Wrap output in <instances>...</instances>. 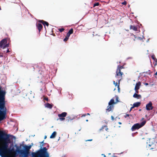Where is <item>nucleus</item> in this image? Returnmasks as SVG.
Returning a JSON list of instances; mask_svg holds the SVG:
<instances>
[{
  "label": "nucleus",
  "mask_w": 157,
  "mask_h": 157,
  "mask_svg": "<svg viewBox=\"0 0 157 157\" xmlns=\"http://www.w3.org/2000/svg\"><path fill=\"white\" fill-rule=\"evenodd\" d=\"M0 88V122L4 119L6 118V108L5 106V92L1 90ZM3 133L5 134L4 137L8 135L0 129V133ZM2 139H0V141Z\"/></svg>",
  "instance_id": "1"
},
{
  "label": "nucleus",
  "mask_w": 157,
  "mask_h": 157,
  "mask_svg": "<svg viewBox=\"0 0 157 157\" xmlns=\"http://www.w3.org/2000/svg\"><path fill=\"white\" fill-rule=\"evenodd\" d=\"M124 68V67L123 66L118 65L116 72V75L115 76L116 78L118 79L117 80L118 81L119 84L117 85V82H115L114 81L113 82V83L115 85V86H117L118 90L120 89L119 85L120 81L122 79V75H123V73L121 71V70Z\"/></svg>",
  "instance_id": "2"
},
{
  "label": "nucleus",
  "mask_w": 157,
  "mask_h": 157,
  "mask_svg": "<svg viewBox=\"0 0 157 157\" xmlns=\"http://www.w3.org/2000/svg\"><path fill=\"white\" fill-rule=\"evenodd\" d=\"M37 157H50L49 154L46 147L41 148L36 152H34Z\"/></svg>",
  "instance_id": "3"
},
{
  "label": "nucleus",
  "mask_w": 157,
  "mask_h": 157,
  "mask_svg": "<svg viewBox=\"0 0 157 157\" xmlns=\"http://www.w3.org/2000/svg\"><path fill=\"white\" fill-rule=\"evenodd\" d=\"M116 103V102L114 101V99H112L109 101L108 103L109 105L107 106V109H106V113L109 112L111 110H112L114 108L113 104Z\"/></svg>",
  "instance_id": "4"
},
{
  "label": "nucleus",
  "mask_w": 157,
  "mask_h": 157,
  "mask_svg": "<svg viewBox=\"0 0 157 157\" xmlns=\"http://www.w3.org/2000/svg\"><path fill=\"white\" fill-rule=\"evenodd\" d=\"M146 121H144L141 123H136L134 124L132 127L131 130L132 131H134L136 129H138L144 126L146 124Z\"/></svg>",
  "instance_id": "5"
},
{
  "label": "nucleus",
  "mask_w": 157,
  "mask_h": 157,
  "mask_svg": "<svg viewBox=\"0 0 157 157\" xmlns=\"http://www.w3.org/2000/svg\"><path fill=\"white\" fill-rule=\"evenodd\" d=\"M109 129L107 127V126L104 125L99 130L100 132L104 135L106 136V137H107L108 133L109 132Z\"/></svg>",
  "instance_id": "6"
},
{
  "label": "nucleus",
  "mask_w": 157,
  "mask_h": 157,
  "mask_svg": "<svg viewBox=\"0 0 157 157\" xmlns=\"http://www.w3.org/2000/svg\"><path fill=\"white\" fill-rule=\"evenodd\" d=\"M7 40L6 38L3 39L0 42V48H2L4 49L6 48L9 46V44L7 43Z\"/></svg>",
  "instance_id": "7"
},
{
  "label": "nucleus",
  "mask_w": 157,
  "mask_h": 157,
  "mask_svg": "<svg viewBox=\"0 0 157 157\" xmlns=\"http://www.w3.org/2000/svg\"><path fill=\"white\" fill-rule=\"evenodd\" d=\"M146 109L147 110H150L152 109L153 107L152 106V103L151 101L149 102V103L146 105Z\"/></svg>",
  "instance_id": "8"
},
{
  "label": "nucleus",
  "mask_w": 157,
  "mask_h": 157,
  "mask_svg": "<svg viewBox=\"0 0 157 157\" xmlns=\"http://www.w3.org/2000/svg\"><path fill=\"white\" fill-rule=\"evenodd\" d=\"M18 149L17 150V151L20 152V151H22V152H21V154H23L24 156L25 157H27L28 154H29V151H24L22 150H20L18 148V147H17Z\"/></svg>",
  "instance_id": "9"
},
{
  "label": "nucleus",
  "mask_w": 157,
  "mask_h": 157,
  "mask_svg": "<svg viewBox=\"0 0 157 157\" xmlns=\"http://www.w3.org/2000/svg\"><path fill=\"white\" fill-rule=\"evenodd\" d=\"M36 27L39 32L43 28L42 25L40 23H38L36 25Z\"/></svg>",
  "instance_id": "10"
},
{
  "label": "nucleus",
  "mask_w": 157,
  "mask_h": 157,
  "mask_svg": "<svg viewBox=\"0 0 157 157\" xmlns=\"http://www.w3.org/2000/svg\"><path fill=\"white\" fill-rule=\"evenodd\" d=\"M39 22L42 24L44 25L45 28V25L47 26H48L49 25V24L47 22L44 21L43 20H40L39 21Z\"/></svg>",
  "instance_id": "11"
},
{
  "label": "nucleus",
  "mask_w": 157,
  "mask_h": 157,
  "mask_svg": "<svg viewBox=\"0 0 157 157\" xmlns=\"http://www.w3.org/2000/svg\"><path fill=\"white\" fill-rule=\"evenodd\" d=\"M141 83L140 82H138V83H137L134 88V90H139L140 89V86L141 85Z\"/></svg>",
  "instance_id": "12"
},
{
  "label": "nucleus",
  "mask_w": 157,
  "mask_h": 157,
  "mask_svg": "<svg viewBox=\"0 0 157 157\" xmlns=\"http://www.w3.org/2000/svg\"><path fill=\"white\" fill-rule=\"evenodd\" d=\"M133 97L138 99H140L141 98V96L140 94H138L136 93H134L133 95Z\"/></svg>",
  "instance_id": "13"
},
{
  "label": "nucleus",
  "mask_w": 157,
  "mask_h": 157,
  "mask_svg": "<svg viewBox=\"0 0 157 157\" xmlns=\"http://www.w3.org/2000/svg\"><path fill=\"white\" fill-rule=\"evenodd\" d=\"M67 113L66 112H63L62 113L58 114L59 117H65L67 115Z\"/></svg>",
  "instance_id": "14"
},
{
  "label": "nucleus",
  "mask_w": 157,
  "mask_h": 157,
  "mask_svg": "<svg viewBox=\"0 0 157 157\" xmlns=\"http://www.w3.org/2000/svg\"><path fill=\"white\" fill-rule=\"evenodd\" d=\"M73 33V29H71L68 33H67L66 36H67L68 37H70L71 34H72Z\"/></svg>",
  "instance_id": "15"
},
{
  "label": "nucleus",
  "mask_w": 157,
  "mask_h": 157,
  "mask_svg": "<svg viewBox=\"0 0 157 157\" xmlns=\"http://www.w3.org/2000/svg\"><path fill=\"white\" fill-rule=\"evenodd\" d=\"M130 28L131 29H132L135 31H137V27L136 26L131 25Z\"/></svg>",
  "instance_id": "16"
},
{
  "label": "nucleus",
  "mask_w": 157,
  "mask_h": 157,
  "mask_svg": "<svg viewBox=\"0 0 157 157\" xmlns=\"http://www.w3.org/2000/svg\"><path fill=\"white\" fill-rule=\"evenodd\" d=\"M141 104V103L139 102H137L134 103L133 105V107H138Z\"/></svg>",
  "instance_id": "17"
},
{
  "label": "nucleus",
  "mask_w": 157,
  "mask_h": 157,
  "mask_svg": "<svg viewBox=\"0 0 157 157\" xmlns=\"http://www.w3.org/2000/svg\"><path fill=\"white\" fill-rule=\"evenodd\" d=\"M45 106L46 107L51 109L52 108L53 105L50 104L49 103H47L45 105Z\"/></svg>",
  "instance_id": "18"
},
{
  "label": "nucleus",
  "mask_w": 157,
  "mask_h": 157,
  "mask_svg": "<svg viewBox=\"0 0 157 157\" xmlns=\"http://www.w3.org/2000/svg\"><path fill=\"white\" fill-rule=\"evenodd\" d=\"M151 58L155 61L154 65L156 66L157 65V59L155 57V55H153L151 56Z\"/></svg>",
  "instance_id": "19"
},
{
  "label": "nucleus",
  "mask_w": 157,
  "mask_h": 157,
  "mask_svg": "<svg viewBox=\"0 0 157 157\" xmlns=\"http://www.w3.org/2000/svg\"><path fill=\"white\" fill-rule=\"evenodd\" d=\"M32 147V146L31 145H30L29 146H25V151H29L30 149Z\"/></svg>",
  "instance_id": "20"
},
{
  "label": "nucleus",
  "mask_w": 157,
  "mask_h": 157,
  "mask_svg": "<svg viewBox=\"0 0 157 157\" xmlns=\"http://www.w3.org/2000/svg\"><path fill=\"white\" fill-rule=\"evenodd\" d=\"M56 135V132H54L50 136V138H54Z\"/></svg>",
  "instance_id": "21"
},
{
  "label": "nucleus",
  "mask_w": 157,
  "mask_h": 157,
  "mask_svg": "<svg viewBox=\"0 0 157 157\" xmlns=\"http://www.w3.org/2000/svg\"><path fill=\"white\" fill-rule=\"evenodd\" d=\"M74 118H72L70 116H68L67 117V120L68 122L73 120Z\"/></svg>",
  "instance_id": "22"
},
{
  "label": "nucleus",
  "mask_w": 157,
  "mask_h": 157,
  "mask_svg": "<svg viewBox=\"0 0 157 157\" xmlns=\"http://www.w3.org/2000/svg\"><path fill=\"white\" fill-rule=\"evenodd\" d=\"M69 37H68L67 36H66L65 38L64 39L63 41L65 42L67 41Z\"/></svg>",
  "instance_id": "23"
},
{
  "label": "nucleus",
  "mask_w": 157,
  "mask_h": 157,
  "mask_svg": "<svg viewBox=\"0 0 157 157\" xmlns=\"http://www.w3.org/2000/svg\"><path fill=\"white\" fill-rule=\"evenodd\" d=\"M58 30L60 32H62L64 31L65 29L63 28H62L61 29H59Z\"/></svg>",
  "instance_id": "24"
},
{
  "label": "nucleus",
  "mask_w": 157,
  "mask_h": 157,
  "mask_svg": "<svg viewBox=\"0 0 157 157\" xmlns=\"http://www.w3.org/2000/svg\"><path fill=\"white\" fill-rule=\"evenodd\" d=\"M115 97L116 98V101L115 102H116V103H117V102H118L119 101H118V97L117 96H116Z\"/></svg>",
  "instance_id": "25"
},
{
  "label": "nucleus",
  "mask_w": 157,
  "mask_h": 157,
  "mask_svg": "<svg viewBox=\"0 0 157 157\" xmlns=\"http://www.w3.org/2000/svg\"><path fill=\"white\" fill-rule=\"evenodd\" d=\"M59 120L61 121H63L65 120V118L64 117H59Z\"/></svg>",
  "instance_id": "26"
},
{
  "label": "nucleus",
  "mask_w": 157,
  "mask_h": 157,
  "mask_svg": "<svg viewBox=\"0 0 157 157\" xmlns=\"http://www.w3.org/2000/svg\"><path fill=\"white\" fill-rule=\"evenodd\" d=\"M44 140L41 142L40 143L41 144L40 145V147L41 148H42V147L44 146Z\"/></svg>",
  "instance_id": "27"
},
{
  "label": "nucleus",
  "mask_w": 157,
  "mask_h": 157,
  "mask_svg": "<svg viewBox=\"0 0 157 157\" xmlns=\"http://www.w3.org/2000/svg\"><path fill=\"white\" fill-rule=\"evenodd\" d=\"M99 5V2H97L94 4L93 7H94L97 6H98Z\"/></svg>",
  "instance_id": "28"
},
{
  "label": "nucleus",
  "mask_w": 157,
  "mask_h": 157,
  "mask_svg": "<svg viewBox=\"0 0 157 157\" xmlns=\"http://www.w3.org/2000/svg\"><path fill=\"white\" fill-rule=\"evenodd\" d=\"M130 116H132V115L129 114H126L124 116V117L125 118H126L128 117H129Z\"/></svg>",
  "instance_id": "29"
},
{
  "label": "nucleus",
  "mask_w": 157,
  "mask_h": 157,
  "mask_svg": "<svg viewBox=\"0 0 157 157\" xmlns=\"http://www.w3.org/2000/svg\"><path fill=\"white\" fill-rule=\"evenodd\" d=\"M122 4L124 5H126L127 4V2L126 1H124L122 3Z\"/></svg>",
  "instance_id": "30"
},
{
  "label": "nucleus",
  "mask_w": 157,
  "mask_h": 157,
  "mask_svg": "<svg viewBox=\"0 0 157 157\" xmlns=\"http://www.w3.org/2000/svg\"><path fill=\"white\" fill-rule=\"evenodd\" d=\"M44 99L47 101H48V98L47 97L45 98Z\"/></svg>",
  "instance_id": "31"
},
{
  "label": "nucleus",
  "mask_w": 157,
  "mask_h": 157,
  "mask_svg": "<svg viewBox=\"0 0 157 157\" xmlns=\"http://www.w3.org/2000/svg\"><path fill=\"white\" fill-rule=\"evenodd\" d=\"M0 88H1V90H2L3 91H5V93H6V91L5 90H3V88H2V87L1 86H0Z\"/></svg>",
  "instance_id": "32"
},
{
  "label": "nucleus",
  "mask_w": 157,
  "mask_h": 157,
  "mask_svg": "<svg viewBox=\"0 0 157 157\" xmlns=\"http://www.w3.org/2000/svg\"><path fill=\"white\" fill-rule=\"evenodd\" d=\"M86 116V114H82V116H81V117H85Z\"/></svg>",
  "instance_id": "33"
},
{
  "label": "nucleus",
  "mask_w": 157,
  "mask_h": 157,
  "mask_svg": "<svg viewBox=\"0 0 157 157\" xmlns=\"http://www.w3.org/2000/svg\"><path fill=\"white\" fill-rule=\"evenodd\" d=\"M10 52V51H9V50L8 48H7V50H6V53L9 52Z\"/></svg>",
  "instance_id": "34"
},
{
  "label": "nucleus",
  "mask_w": 157,
  "mask_h": 157,
  "mask_svg": "<svg viewBox=\"0 0 157 157\" xmlns=\"http://www.w3.org/2000/svg\"><path fill=\"white\" fill-rule=\"evenodd\" d=\"M134 108V107H133V105L132 106V107H131L130 109V112L132 109Z\"/></svg>",
  "instance_id": "35"
},
{
  "label": "nucleus",
  "mask_w": 157,
  "mask_h": 157,
  "mask_svg": "<svg viewBox=\"0 0 157 157\" xmlns=\"http://www.w3.org/2000/svg\"><path fill=\"white\" fill-rule=\"evenodd\" d=\"M138 38L139 40H143V38L142 37H139Z\"/></svg>",
  "instance_id": "36"
},
{
  "label": "nucleus",
  "mask_w": 157,
  "mask_h": 157,
  "mask_svg": "<svg viewBox=\"0 0 157 157\" xmlns=\"http://www.w3.org/2000/svg\"><path fill=\"white\" fill-rule=\"evenodd\" d=\"M0 57H3V54L2 53H0Z\"/></svg>",
  "instance_id": "37"
},
{
  "label": "nucleus",
  "mask_w": 157,
  "mask_h": 157,
  "mask_svg": "<svg viewBox=\"0 0 157 157\" xmlns=\"http://www.w3.org/2000/svg\"><path fill=\"white\" fill-rule=\"evenodd\" d=\"M111 119L112 120H114V117H113V116H111Z\"/></svg>",
  "instance_id": "38"
},
{
  "label": "nucleus",
  "mask_w": 157,
  "mask_h": 157,
  "mask_svg": "<svg viewBox=\"0 0 157 157\" xmlns=\"http://www.w3.org/2000/svg\"><path fill=\"white\" fill-rule=\"evenodd\" d=\"M135 90V91H136V93H138L139 92V91H138V90Z\"/></svg>",
  "instance_id": "39"
},
{
  "label": "nucleus",
  "mask_w": 157,
  "mask_h": 157,
  "mask_svg": "<svg viewBox=\"0 0 157 157\" xmlns=\"http://www.w3.org/2000/svg\"><path fill=\"white\" fill-rule=\"evenodd\" d=\"M145 85H146V86H147L148 85V83H146L145 84Z\"/></svg>",
  "instance_id": "40"
},
{
  "label": "nucleus",
  "mask_w": 157,
  "mask_h": 157,
  "mask_svg": "<svg viewBox=\"0 0 157 157\" xmlns=\"http://www.w3.org/2000/svg\"><path fill=\"white\" fill-rule=\"evenodd\" d=\"M155 148H153V147H151L150 148V149H155Z\"/></svg>",
  "instance_id": "41"
},
{
  "label": "nucleus",
  "mask_w": 157,
  "mask_h": 157,
  "mask_svg": "<svg viewBox=\"0 0 157 157\" xmlns=\"http://www.w3.org/2000/svg\"><path fill=\"white\" fill-rule=\"evenodd\" d=\"M3 52H4V53H6V50H5L3 51Z\"/></svg>",
  "instance_id": "42"
},
{
  "label": "nucleus",
  "mask_w": 157,
  "mask_h": 157,
  "mask_svg": "<svg viewBox=\"0 0 157 157\" xmlns=\"http://www.w3.org/2000/svg\"><path fill=\"white\" fill-rule=\"evenodd\" d=\"M86 114V115H90V114L89 113H87Z\"/></svg>",
  "instance_id": "43"
},
{
  "label": "nucleus",
  "mask_w": 157,
  "mask_h": 157,
  "mask_svg": "<svg viewBox=\"0 0 157 157\" xmlns=\"http://www.w3.org/2000/svg\"><path fill=\"white\" fill-rule=\"evenodd\" d=\"M102 155H104V157H106L105 155L104 154H102Z\"/></svg>",
  "instance_id": "44"
},
{
  "label": "nucleus",
  "mask_w": 157,
  "mask_h": 157,
  "mask_svg": "<svg viewBox=\"0 0 157 157\" xmlns=\"http://www.w3.org/2000/svg\"><path fill=\"white\" fill-rule=\"evenodd\" d=\"M92 140H87L86 141H92Z\"/></svg>",
  "instance_id": "45"
},
{
  "label": "nucleus",
  "mask_w": 157,
  "mask_h": 157,
  "mask_svg": "<svg viewBox=\"0 0 157 157\" xmlns=\"http://www.w3.org/2000/svg\"><path fill=\"white\" fill-rule=\"evenodd\" d=\"M46 137H47V136H45L44 139H46Z\"/></svg>",
  "instance_id": "46"
},
{
  "label": "nucleus",
  "mask_w": 157,
  "mask_h": 157,
  "mask_svg": "<svg viewBox=\"0 0 157 157\" xmlns=\"http://www.w3.org/2000/svg\"><path fill=\"white\" fill-rule=\"evenodd\" d=\"M155 75H157V72H156L155 73Z\"/></svg>",
  "instance_id": "47"
},
{
  "label": "nucleus",
  "mask_w": 157,
  "mask_h": 157,
  "mask_svg": "<svg viewBox=\"0 0 157 157\" xmlns=\"http://www.w3.org/2000/svg\"><path fill=\"white\" fill-rule=\"evenodd\" d=\"M118 123H119V124H121V122H119Z\"/></svg>",
  "instance_id": "48"
},
{
  "label": "nucleus",
  "mask_w": 157,
  "mask_h": 157,
  "mask_svg": "<svg viewBox=\"0 0 157 157\" xmlns=\"http://www.w3.org/2000/svg\"><path fill=\"white\" fill-rule=\"evenodd\" d=\"M151 145H150V144H149V147H151Z\"/></svg>",
  "instance_id": "49"
},
{
  "label": "nucleus",
  "mask_w": 157,
  "mask_h": 157,
  "mask_svg": "<svg viewBox=\"0 0 157 157\" xmlns=\"http://www.w3.org/2000/svg\"><path fill=\"white\" fill-rule=\"evenodd\" d=\"M86 122L88 121V120H86Z\"/></svg>",
  "instance_id": "50"
},
{
  "label": "nucleus",
  "mask_w": 157,
  "mask_h": 157,
  "mask_svg": "<svg viewBox=\"0 0 157 157\" xmlns=\"http://www.w3.org/2000/svg\"><path fill=\"white\" fill-rule=\"evenodd\" d=\"M140 110H141V109H140L139 110V111H140Z\"/></svg>",
  "instance_id": "51"
}]
</instances>
